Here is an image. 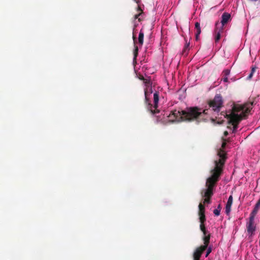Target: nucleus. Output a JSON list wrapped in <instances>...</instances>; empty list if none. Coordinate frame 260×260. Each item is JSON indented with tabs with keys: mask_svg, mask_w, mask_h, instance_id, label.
<instances>
[{
	"mask_svg": "<svg viewBox=\"0 0 260 260\" xmlns=\"http://www.w3.org/2000/svg\"><path fill=\"white\" fill-rule=\"evenodd\" d=\"M209 108L202 110L198 107L186 108L185 110L172 111L168 116L169 121L174 122L180 120L191 121H207L211 120L214 121V118L210 116L211 113L218 114L223 106L222 98L220 94H216L214 99L208 102Z\"/></svg>",
	"mask_w": 260,
	"mask_h": 260,
	"instance_id": "f257e3e1",
	"label": "nucleus"
},
{
	"mask_svg": "<svg viewBox=\"0 0 260 260\" xmlns=\"http://www.w3.org/2000/svg\"><path fill=\"white\" fill-rule=\"evenodd\" d=\"M223 166L224 158H221L215 162V167L210 170V176L206 179V188L203 189L201 192L202 197L205 198L204 204L210 203V199L213 194V189L220 180Z\"/></svg>",
	"mask_w": 260,
	"mask_h": 260,
	"instance_id": "f03ea898",
	"label": "nucleus"
},
{
	"mask_svg": "<svg viewBox=\"0 0 260 260\" xmlns=\"http://www.w3.org/2000/svg\"><path fill=\"white\" fill-rule=\"evenodd\" d=\"M253 103H245L243 105H234L231 113L222 111L220 115L229 119V123L233 125V133L238 128V125L243 118L246 117V114L250 112L252 108Z\"/></svg>",
	"mask_w": 260,
	"mask_h": 260,
	"instance_id": "7ed1b4c3",
	"label": "nucleus"
},
{
	"mask_svg": "<svg viewBox=\"0 0 260 260\" xmlns=\"http://www.w3.org/2000/svg\"><path fill=\"white\" fill-rule=\"evenodd\" d=\"M199 219L200 222V230L203 233L204 237L203 238V240L204 241V239L205 238L209 237V243L210 242V234L208 233V231L206 230L205 222L206 221V216L205 215V207L204 206L200 203L199 205Z\"/></svg>",
	"mask_w": 260,
	"mask_h": 260,
	"instance_id": "20e7f679",
	"label": "nucleus"
},
{
	"mask_svg": "<svg viewBox=\"0 0 260 260\" xmlns=\"http://www.w3.org/2000/svg\"><path fill=\"white\" fill-rule=\"evenodd\" d=\"M146 88L144 89L145 93V103L147 105V109L150 111V112H154L155 111L152 110V105L151 104L150 100V96L153 92L152 86L150 85L149 81H145Z\"/></svg>",
	"mask_w": 260,
	"mask_h": 260,
	"instance_id": "39448f33",
	"label": "nucleus"
},
{
	"mask_svg": "<svg viewBox=\"0 0 260 260\" xmlns=\"http://www.w3.org/2000/svg\"><path fill=\"white\" fill-rule=\"evenodd\" d=\"M204 245L197 248L193 254V259L200 260V257L203 252L207 248L209 245V237L205 238L204 242Z\"/></svg>",
	"mask_w": 260,
	"mask_h": 260,
	"instance_id": "423d86ee",
	"label": "nucleus"
},
{
	"mask_svg": "<svg viewBox=\"0 0 260 260\" xmlns=\"http://www.w3.org/2000/svg\"><path fill=\"white\" fill-rule=\"evenodd\" d=\"M220 23L217 22L215 23V27L214 31V38L215 43H217L221 38V35L223 32V28L222 26H219Z\"/></svg>",
	"mask_w": 260,
	"mask_h": 260,
	"instance_id": "0eeeda50",
	"label": "nucleus"
},
{
	"mask_svg": "<svg viewBox=\"0 0 260 260\" xmlns=\"http://www.w3.org/2000/svg\"><path fill=\"white\" fill-rule=\"evenodd\" d=\"M254 219L249 218V221L246 224V228L248 235L252 236L256 230V226L254 224Z\"/></svg>",
	"mask_w": 260,
	"mask_h": 260,
	"instance_id": "6e6552de",
	"label": "nucleus"
},
{
	"mask_svg": "<svg viewBox=\"0 0 260 260\" xmlns=\"http://www.w3.org/2000/svg\"><path fill=\"white\" fill-rule=\"evenodd\" d=\"M226 146V143L223 142L221 145V148H220L218 150L217 155L218 156V159L214 160V165H215V162L217 161H218L220 159V158H224V164H225V160L227 158L226 157V153L223 150L224 149L225 147ZM215 167V166L214 168Z\"/></svg>",
	"mask_w": 260,
	"mask_h": 260,
	"instance_id": "1a4fd4ad",
	"label": "nucleus"
},
{
	"mask_svg": "<svg viewBox=\"0 0 260 260\" xmlns=\"http://www.w3.org/2000/svg\"><path fill=\"white\" fill-rule=\"evenodd\" d=\"M159 98V92L157 91L154 92L153 94V105H152V110L155 111V113L151 112L153 114H155L159 112V111L157 109Z\"/></svg>",
	"mask_w": 260,
	"mask_h": 260,
	"instance_id": "9d476101",
	"label": "nucleus"
},
{
	"mask_svg": "<svg viewBox=\"0 0 260 260\" xmlns=\"http://www.w3.org/2000/svg\"><path fill=\"white\" fill-rule=\"evenodd\" d=\"M231 19V16L228 13H223L221 16V24L219 26H222L223 28L224 25L226 24Z\"/></svg>",
	"mask_w": 260,
	"mask_h": 260,
	"instance_id": "9b49d317",
	"label": "nucleus"
},
{
	"mask_svg": "<svg viewBox=\"0 0 260 260\" xmlns=\"http://www.w3.org/2000/svg\"><path fill=\"white\" fill-rule=\"evenodd\" d=\"M233 203V196H230L229 197L228 202L225 206V213L226 214H229L231 211V208Z\"/></svg>",
	"mask_w": 260,
	"mask_h": 260,
	"instance_id": "f8f14e48",
	"label": "nucleus"
},
{
	"mask_svg": "<svg viewBox=\"0 0 260 260\" xmlns=\"http://www.w3.org/2000/svg\"><path fill=\"white\" fill-rule=\"evenodd\" d=\"M194 29L196 31V40H198L199 39V36L201 32V28L199 22H196Z\"/></svg>",
	"mask_w": 260,
	"mask_h": 260,
	"instance_id": "ddd939ff",
	"label": "nucleus"
},
{
	"mask_svg": "<svg viewBox=\"0 0 260 260\" xmlns=\"http://www.w3.org/2000/svg\"><path fill=\"white\" fill-rule=\"evenodd\" d=\"M144 34L142 30V29H141L139 34V37H138V42L139 44L142 46L143 44V40H144Z\"/></svg>",
	"mask_w": 260,
	"mask_h": 260,
	"instance_id": "4468645a",
	"label": "nucleus"
},
{
	"mask_svg": "<svg viewBox=\"0 0 260 260\" xmlns=\"http://www.w3.org/2000/svg\"><path fill=\"white\" fill-rule=\"evenodd\" d=\"M259 209V208L258 207L254 206V209L250 214L249 218H252L253 219H254L255 216L257 214Z\"/></svg>",
	"mask_w": 260,
	"mask_h": 260,
	"instance_id": "2eb2a0df",
	"label": "nucleus"
},
{
	"mask_svg": "<svg viewBox=\"0 0 260 260\" xmlns=\"http://www.w3.org/2000/svg\"><path fill=\"white\" fill-rule=\"evenodd\" d=\"M256 69V67H252L251 68V70L250 73L249 74V75L247 77V80H250L252 78V76L253 75V74L255 72Z\"/></svg>",
	"mask_w": 260,
	"mask_h": 260,
	"instance_id": "dca6fc26",
	"label": "nucleus"
},
{
	"mask_svg": "<svg viewBox=\"0 0 260 260\" xmlns=\"http://www.w3.org/2000/svg\"><path fill=\"white\" fill-rule=\"evenodd\" d=\"M138 54V46H135V49L134 51V60H136Z\"/></svg>",
	"mask_w": 260,
	"mask_h": 260,
	"instance_id": "f3484780",
	"label": "nucleus"
},
{
	"mask_svg": "<svg viewBox=\"0 0 260 260\" xmlns=\"http://www.w3.org/2000/svg\"><path fill=\"white\" fill-rule=\"evenodd\" d=\"M230 70H225L222 72L223 76L228 77L229 75L230 74Z\"/></svg>",
	"mask_w": 260,
	"mask_h": 260,
	"instance_id": "a211bd4d",
	"label": "nucleus"
},
{
	"mask_svg": "<svg viewBox=\"0 0 260 260\" xmlns=\"http://www.w3.org/2000/svg\"><path fill=\"white\" fill-rule=\"evenodd\" d=\"M142 14V12L135 15L134 18L135 19H138L139 21H141L142 19L139 17Z\"/></svg>",
	"mask_w": 260,
	"mask_h": 260,
	"instance_id": "6ab92c4d",
	"label": "nucleus"
},
{
	"mask_svg": "<svg viewBox=\"0 0 260 260\" xmlns=\"http://www.w3.org/2000/svg\"><path fill=\"white\" fill-rule=\"evenodd\" d=\"M220 209H214L213 211V213L216 216H219L220 214Z\"/></svg>",
	"mask_w": 260,
	"mask_h": 260,
	"instance_id": "aec40b11",
	"label": "nucleus"
},
{
	"mask_svg": "<svg viewBox=\"0 0 260 260\" xmlns=\"http://www.w3.org/2000/svg\"><path fill=\"white\" fill-rule=\"evenodd\" d=\"M189 46V43H186L184 47V49L183 50V53H185L187 50H188V47Z\"/></svg>",
	"mask_w": 260,
	"mask_h": 260,
	"instance_id": "412c9836",
	"label": "nucleus"
},
{
	"mask_svg": "<svg viewBox=\"0 0 260 260\" xmlns=\"http://www.w3.org/2000/svg\"><path fill=\"white\" fill-rule=\"evenodd\" d=\"M211 251H212V248H211V247H210L207 249L205 256L207 257L209 255V254L211 252Z\"/></svg>",
	"mask_w": 260,
	"mask_h": 260,
	"instance_id": "4be33fe9",
	"label": "nucleus"
},
{
	"mask_svg": "<svg viewBox=\"0 0 260 260\" xmlns=\"http://www.w3.org/2000/svg\"><path fill=\"white\" fill-rule=\"evenodd\" d=\"M255 207H258L260 209V198L256 204L255 205Z\"/></svg>",
	"mask_w": 260,
	"mask_h": 260,
	"instance_id": "5701e85b",
	"label": "nucleus"
},
{
	"mask_svg": "<svg viewBox=\"0 0 260 260\" xmlns=\"http://www.w3.org/2000/svg\"><path fill=\"white\" fill-rule=\"evenodd\" d=\"M223 78H222V80L224 82H228V77H225V76H223Z\"/></svg>",
	"mask_w": 260,
	"mask_h": 260,
	"instance_id": "b1692460",
	"label": "nucleus"
},
{
	"mask_svg": "<svg viewBox=\"0 0 260 260\" xmlns=\"http://www.w3.org/2000/svg\"><path fill=\"white\" fill-rule=\"evenodd\" d=\"M137 10L138 11H140V12H142L143 13L142 10L141 9V7L140 6H138Z\"/></svg>",
	"mask_w": 260,
	"mask_h": 260,
	"instance_id": "393cba45",
	"label": "nucleus"
},
{
	"mask_svg": "<svg viewBox=\"0 0 260 260\" xmlns=\"http://www.w3.org/2000/svg\"><path fill=\"white\" fill-rule=\"evenodd\" d=\"M137 4H139L141 2V0H134Z\"/></svg>",
	"mask_w": 260,
	"mask_h": 260,
	"instance_id": "a878e982",
	"label": "nucleus"
},
{
	"mask_svg": "<svg viewBox=\"0 0 260 260\" xmlns=\"http://www.w3.org/2000/svg\"><path fill=\"white\" fill-rule=\"evenodd\" d=\"M228 135H229V133H228V132L227 131H225L224 132V136L225 137H226Z\"/></svg>",
	"mask_w": 260,
	"mask_h": 260,
	"instance_id": "bb28decb",
	"label": "nucleus"
},
{
	"mask_svg": "<svg viewBox=\"0 0 260 260\" xmlns=\"http://www.w3.org/2000/svg\"><path fill=\"white\" fill-rule=\"evenodd\" d=\"M133 40H134V43H135V41H136V37L135 36V35H133Z\"/></svg>",
	"mask_w": 260,
	"mask_h": 260,
	"instance_id": "cd10ccee",
	"label": "nucleus"
},
{
	"mask_svg": "<svg viewBox=\"0 0 260 260\" xmlns=\"http://www.w3.org/2000/svg\"><path fill=\"white\" fill-rule=\"evenodd\" d=\"M217 209H221V207H220V205H219L218 206V208Z\"/></svg>",
	"mask_w": 260,
	"mask_h": 260,
	"instance_id": "c85d7f7f",
	"label": "nucleus"
}]
</instances>
